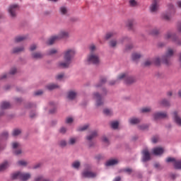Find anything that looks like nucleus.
<instances>
[{
  "label": "nucleus",
  "instance_id": "nucleus-47",
  "mask_svg": "<svg viewBox=\"0 0 181 181\" xmlns=\"http://www.w3.org/2000/svg\"><path fill=\"white\" fill-rule=\"evenodd\" d=\"M21 134V130L20 129H14L13 131V136H18V135Z\"/></svg>",
  "mask_w": 181,
  "mask_h": 181
},
{
  "label": "nucleus",
  "instance_id": "nucleus-1",
  "mask_svg": "<svg viewBox=\"0 0 181 181\" xmlns=\"http://www.w3.org/2000/svg\"><path fill=\"white\" fill-rule=\"evenodd\" d=\"M64 62H61L58 63V67L59 69H68L71 64V61L74 56H76V50L74 49H68L64 52Z\"/></svg>",
  "mask_w": 181,
  "mask_h": 181
},
{
  "label": "nucleus",
  "instance_id": "nucleus-16",
  "mask_svg": "<svg viewBox=\"0 0 181 181\" xmlns=\"http://www.w3.org/2000/svg\"><path fill=\"white\" fill-rule=\"evenodd\" d=\"M151 159V154L147 149L143 151V162H148Z\"/></svg>",
  "mask_w": 181,
  "mask_h": 181
},
{
  "label": "nucleus",
  "instance_id": "nucleus-41",
  "mask_svg": "<svg viewBox=\"0 0 181 181\" xmlns=\"http://www.w3.org/2000/svg\"><path fill=\"white\" fill-rule=\"evenodd\" d=\"M18 165L19 166H27L28 162H26L25 160H19L18 161Z\"/></svg>",
  "mask_w": 181,
  "mask_h": 181
},
{
  "label": "nucleus",
  "instance_id": "nucleus-14",
  "mask_svg": "<svg viewBox=\"0 0 181 181\" xmlns=\"http://www.w3.org/2000/svg\"><path fill=\"white\" fill-rule=\"evenodd\" d=\"M82 176L83 177H95V176H97V174L95 173H93L91 171L85 170L83 173H82Z\"/></svg>",
  "mask_w": 181,
  "mask_h": 181
},
{
  "label": "nucleus",
  "instance_id": "nucleus-24",
  "mask_svg": "<svg viewBox=\"0 0 181 181\" xmlns=\"http://www.w3.org/2000/svg\"><path fill=\"white\" fill-rule=\"evenodd\" d=\"M117 163H118V160L117 159L109 160L106 163V166H114V165H117Z\"/></svg>",
  "mask_w": 181,
  "mask_h": 181
},
{
  "label": "nucleus",
  "instance_id": "nucleus-30",
  "mask_svg": "<svg viewBox=\"0 0 181 181\" xmlns=\"http://www.w3.org/2000/svg\"><path fill=\"white\" fill-rule=\"evenodd\" d=\"M150 35H153V36H156V35H159V29L155 28H153L150 33H149Z\"/></svg>",
  "mask_w": 181,
  "mask_h": 181
},
{
  "label": "nucleus",
  "instance_id": "nucleus-49",
  "mask_svg": "<svg viewBox=\"0 0 181 181\" xmlns=\"http://www.w3.org/2000/svg\"><path fill=\"white\" fill-rule=\"evenodd\" d=\"M95 45H93V44H91L90 46H89V50L90 52V53H93V52H95Z\"/></svg>",
  "mask_w": 181,
  "mask_h": 181
},
{
  "label": "nucleus",
  "instance_id": "nucleus-38",
  "mask_svg": "<svg viewBox=\"0 0 181 181\" xmlns=\"http://www.w3.org/2000/svg\"><path fill=\"white\" fill-rule=\"evenodd\" d=\"M77 142V139L76 138H71L68 142L69 145H74Z\"/></svg>",
  "mask_w": 181,
  "mask_h": 181
},
{
  "label": "nucleus",
  "instance_id": "nucleus-11",
  "mask_svg": "<svg viewBox=\"0 0 181 181\" xmlns=\"http://www.w3.org/2000/svg\"><path fill=\"white\" fill-rule=\"evenodd\" d=\"M9 166H11V163L8 160H5L0 164V173L1 172H5Z\"/></svg>",
  "mask_w": 181,
  "mask_h": 181
},
{
  "label": "nucleus",
  "instance_id": "nucleus-56",
  "mask_svg": "<svg viewBox=\"0 0 181 181\" xmlns=\"http://www.w3.org/2000/svg\"><path fill=\"white\" fill-rule=\"evenodd\" d=\"M42 167V163H38L37 164H35V165H33V169H39V168Z\"/></svg>",
  "mask_w": 181,
  "mask_h": 181
},
{
  "label": "nucleus",
  "instance_id": "nucleus-64",
  "mask_svg": "<svg viewBox=\"0 0 181 181\" xmlns=\"http://www.w3.org/2000/svg\"><path fill=\"white\" fill-rule=\"evenodd\" d=\"M43 94L42 90H37L35 92V95H42Z\"/></svg>",
  "mask_w": 181,
  "mask_h": 181
},
{
  "label": "nucleus",
  "instance_id": "nucleus-31",
  "mask_svg": "<svg viewBox=\"0 0 181 181\" xmlns=\"http://www.w3.org/2000/svg\"><path fill=\"white\" fill-rule=\"evenodd\" d=\"M23 50H25L23 47H15L13 49V53H21V52H23Z\"/></svg>",
  "mask_w": 181,
  "mask_h": 181
},
{
  "label": "nucleus",
  "instance_id": "nucleus-39",
  "mask_svg": "<svg viewBox=\"0 0 181 181\" xmlns=\"http://www.w3.org/2000/svg\"><path fill=\"white\" fill-rule=\"evenodd\" d=\"M59 146H61L62 148H64V146H66L67 145V141H66V140H61L59 142Z\"/></svg>",
  "mask_w": 181,
  "mask_h": 181
},
{
  "label": "nucleus",
  "instance_id": "nucleus-59",
  "mask_svg": "<svg viewBox=\"0 0 181 181\" xmlns=\"http://www.w3.org/2000/svg\"><path fill=\"white\" fill-rule=\"evenodd\" d=\"M64 77V74H59L57 76V80H62Z\"/></svg>",
  "mask_w": 181,
  "mask_h": 181
},
{
  "label": "nucleus",
  "instance_id": "nucleus-36",
  "mask_svg": "<svg viewBox=\"0 0 181 181\" xmlns=\"http://www.w3.org/2000/svg\"><path fill=\"white\" fill-rule=\"evenodd\" d=\"M121 43H129V42H131V38L128 37H124L121 39L120 40Z\"/></svg>",
  "mask_w": 181,
  "mask_h": 181
},
{
  "label": "nucleus",
  "instance_id": "nucleus-25",
  "mask_svg": "<svg viewBox=\"0 0 181 181\" xmlns=\"http://www.w3.org/2000/svg\"><path fill=\"white\" fill-rule=\"evenodd\" d=\"M77 95V93L75 91H69L68 93V98L69 100H74Z\"/></svg>",
  "mask_w": 181,
  "mask_h": 181
},
{
  "label": "nucleus",
  "instance_id": "nucleus-62",
  "mask_svg": "<svg viewBox=\"0 0 181 181\" xmlns=\"http://www.w3.org/2000/svg\"><path fill=\"white\" fill-rule=\"evenodd\" d=\"M37 46H36V45H32L30 47V50L31 52H33V50H36Z\"/></svg>",
  "mask_w": 181,
  "mask_h": 181
},
{
  "label": "nucleus",
  "instance_id": "nucleus-19",
  "mask_svg": "<svg viewBox=\"0 0 181 181\" xmlns=\"http://www.w3.org/2000/svg\"><path fill=\"white\" fill-rule=\"evenodd\" d=\"M57 40H59V37L57 35H54L48 40V41L47 42V44L52 45L54 43V42H57Z\"/></svg>",
  "mask_w": 181,
  "mask_h": 181
},
{
  "label": "nucleus",
  "instance_id": "nucleus-50",
  "mask_svg": "<svg viewBox=\"0 0 181 181\" xmlns=\"http://www.w3.org/2000/svg\"><path fill=\"white\" fill-rule=\"evenodd\" d=\"M153 62L155 63V64L156 66H159V64H160V58L159 57H156Z\"/></svg>",
  "mask_w": 181,
  "mask_h": 181
},
{
  "label": "nucleus",
  "instance_id": "nucleus-52",
  "mask_svg": "<svg viewBox=\"0 0 181 181\" xmlns=\"http://www.w3.org/2000/svg\"><path fill=\"white\" fill-rule=\"evenodd\" d=\"M88 128V124H85L83 127H81L78 129V131H86Z\"/></svg>",
  "mask_w": 181,
  "mask_h": 181
},
{
  "label": "nucleus",
  "instance_id": "nucleus-12",
  "mask_svg": "<svg viewBox=\"0 0 181 181\" xmlns=\"http://www.w3.org/2000/svg\"><path fill=\"white\" fill-rule=\"evenodd\" d=\"M58 36V39L60 40V39H67L69 36H70V33L69 31L62 30L59 32Z\"/></svg>",
  "mask_w": 181,
  "mask_h": 181
},
{
  "label": "nucleus",
  "instance_id": "nucleus-63",
  "mask_svg": "<svg viewBox=\"0 0 181 181\" xmlns=\"http://www.w3.org/2000/svg\"><path fill=\"white\" fill-rule=\"evenodd\" d=\"M105 83H107V78H100V84H105Z\"/></svg>",
  "mask_w": 181,
  "mask_h": 181
},
{
  "label": "nucleus",
  "instance_id": "nucleus-28",
  "mask_svg": "<svg viewBox=\"0 0 181 181\" xmlns=\"http://www.w3.org/2000/svg\"><path fill=\"white\" fill-rule=\"evenodd\" d=\"M26 39L25 36H17L15 38L16 43H19L20 42H23Z\"/></svg>",
  "mask_w": 181,
  "mask_h": 181
},
{
  "label": "nucleus",
  "instance_id": "nucleus-54",
  "mask_svg": "<svg viewBox=\"0 0 181 181\" xmlns=\"http://www.w3.org/2000/svg\"><path fill=\"white\" fill-rule=\"evenodd\" d=\"M148 127L149 126H148V124H142L141 126H139V129L144 130V129H148Z\"/></svg>",
  "mask_w": 181,
  "mask_h": 181
},
{
  "label": "nucleus",
  "instance_id": "nucleus-15",
  "mask_svg": "<svg viewBox=\"0 0 181 181\" xmlns=\"http://www.w3.org/2000/svg\"><path fill=\"white\" fill-rule=\"evenodd\" d=\"M16 73V68H12L10 70V73L8 74H4L1 77H0V80H5V78H8V77H9V76H11V74L13 75Z\"/></svg>",
  "mask_w": 181,
  "mask_h": 181
},
{
  "label": "nucleus",
  "instance_id": "nucleus-55",
  "mask_svg": "<svg viewBox=\"0 0 181 181\" xmlns=\"http://www.w3.org/2000/svg\"><path fill=\"white\" fill-rule=\"evenodd\" d=\"M159 141V137L158 136H155L152 138V142L153 144H156Z\"/></svg>",
  "mask_w": 181,
  "mask_h": 181
},
{
  "label": "nucleus",
  "instance_id": "nucleus-18",
  "mask_svg": "<svg viewBox=\"0 0 181 181\" xmlns=\"http://www.w3.org/2000/svg\"><path fill=\"white\" fill-rule=\"evenodd\" d=\"M153 155H156V156L162 155V153H163V148L162 147L154 148L153 149Z\"/></svg>",
  "mask_w": 181,
  "mask_h": 181
},
{
  "label": "nucleus",
  "instance_id": "nucleus-2",
  "mask_svg": "<svg viewBox=\"0 0 181 181\" xmlns=\"http://www.w3.org/2000/svg\"><path fill=\"white\" fill-rule=\"evenodd\" d=\"M30 177H31V175L29 173L17 172L11 175V179H13V180L19 179L20 180H22V181H26V180H29Z\"/></svg>",
  "mask_w": 181,
  "mask_h": 181
},
{
  "label": "nucleus",
  "instance_id": "nucleus-5",
  "mask_svg": "<svg viewBox=\"0 0 181 181\" xmlns=\"http://www.w3.org/2000/svg\"><path fill=\"white\" fill-rule=\"evenodd\" d=\"M173 53H175L173 49H172L171 48L168 49L165 55H164L162 58V61L164 64H166L167 66L170 64V58L172 57V56H173Z\"/></svg>",
  "mask_w": 181,
  "mask_h": 181
},
{
  "label": "nucleus",
  "instance_id": "nucleus-57",
  "mask_svg": "<svg viewBox=\"0 0 181 181\" xmlns=\"http://www.w3.org/2000/svg\"><path fill=\"white\" fill-rule=\"evenodd\" d=\"M74 119L72 117H67L66 119V124H71L73 122Z\"/></svg>",
  "mask_w": 181,
  "mask_h": 181
},
{
  "label": "nucleus",
  "instance_id": "nucleus-48",
  "mask_svg": "<svg viewBox=\"0 0 181 181\" xmlns=\"http://www.w3.org/2000/svg\"><path fill=\"white\" fill-rule=\"evenodd\" d=\"M153 62L152 60L151 59H147L144 63V65L146 66V67H148V66H151V64H152Z\"/></svg>",
  "mask_w": 181,
  "mask_h": 181
},
{
  "label": "nucleus",
  "instance_id": "nucleus-61",
  "mask_svg": "<svg viewBox=\"0 0 181 181\" xmlns=\"http://www.w3.org/2000/svg\"><path fill=\"white\" fill-rule=\"evenodd\" d=\"M67 131V129H66V127H62L59 129V132L60 134H66V132Z\"/></svg>",
  "mask_w": 181,
  "mask_h": 181
},
{
  "label": "nucleus",
  "instance_id": "nucleus-34",
  "mask_svg": "<svg viewBox=\"0 0 181 181\" xmlns=\"http://www.w3.org/2000/svg\"><path fill=\"white\" fill-rule=\"evenodd\" d=\"M162 19H164V21H170V16H169L168 13H163L161 15Z\"/></svg>",
  "mask_w": 181,
  "mask_h": 181
},
{
  "label": "nucleus",
  "instance_id": "nucleus-21",
  "mask_svg": "<svg viewBox=\"0 0 181 181\" xmlns=\"http://www.w3.org/2000/svg\"><path fill=\"white\" fill-rule=\"evenodd\" d=\"M47 90L52 91V90H56V88H60V86L57 84L50 83L47 86Z\"/></svg>",
  "mask_w": 181,
  "mask_h": 181
},
{
  "label": "nucleus",
  "instance_id": "nucleus-44",
  "mask_svg": "<svg viewBox=\"0 0 181 181\" xmlns=\"http://www.w3.org/2000/svg\"><path fill=\"white\" fill-rule=\"evenodd\" d=\"M127 26L129 29H132V27L134 26V21L130 20L127 21Z\"/></svg>",
  "mask_w": 181,
  "mask_h": 181
},
{
  "label": "nucleus",
  "instance_id": "nucleus-9",
  "mask_svg": "<svg viewBox=\"0 0 181 181\" xmlns=\"http://www.w3.org/2000/svg\"><path fill=\"white\" fill-rule=\"evenodd\" d=\"M94 100H96V107H101L103 104H104V101H103V98L100 93H96L93 94Z\"/></svg>",
  "mask_w": 181,
  "mask_h": 181
},
{
  "label": "nucleus",
  "instance_id": "nucleus-3",
  "mask_svg": "<svg viewBox=\"0 0 181 181\" xmlns=\"http://www.w3.org/2000/svg\"><path fill=\"white\" fill-rule=\"evenodd\" d=\"M86 63L88 64H100V57L94 53H90L87 57Z\"/></svg>",
  "mask_w": 181,
  "mask_h": 181
},
{
  "label": "nucleus",
  "instance_id": "nucleus-29",
  "mask_svg": "<svg viewBox=\"0 0 181 181\" xmlns=\"http://www.w3.org/2000/svg\"><path fill=\"white\" fill-rule=\"evenodd\" d=\"M160 105H163V107H169V105H170V103L166 99H163L160 102Z\"/></svg>",
  "mask_w": 181,
  "mask_h": 181
},
{
  "label": "nucleus",
  "instance_id": "nucleus-43",
  "mask_svg": "<svg viewBox=\"0 0 181 181\" xmlns=\"http://www.w3.org/2000/svg\"><path fill=\"white\" fill-rule=\"evenodd\" d=\"M72 167L74 168V169H78L80 168V163L79 161H75L72 163Z\"/></svg>",
  "mask_w": 181,
  "mask_h": 181
},
{
  "label": "nucleus",
  "instance_id": "nucleus-33",
  "mask_svg": "<svg viewBox=\"0 0 181 181\" xmlns=\"http://www.w3.org/2000/svg\"><path fill=\"white\" fill-rule=\"evenodd\" d=\"M103 113L105 114V115H107V117H110V116L112 115V110H111L110 109H105L103 110Z\"/></svg>",
  "mask_w": 181,
  "mask_h": 181
},
{
  "label": "nucleus",
  "instance_id": "nucleus-27",
  "mask_svg": "<svg viewBox=\"0 0 181 181\" xmlns=\"http://www.w3.org/2000/svg\"><path fill=\"white\" fill-rule=\"evenodd\" d=\"M11 107V103L9 102H3L1 105V110H6V108H9Z\"/></svg>",
  "mask_w": 181,
  "mask_h": 181
},
{
  "label": "nucleus",
  "instance_id": "nucleus-7",
  "mask_svg": "<svg viewBox=\"0 0 181 181\" xmlns=\"http://www.w3.org/2000/svg\"><path fill=\"white\" fill-rule=\"evenodd\" d=\"M8 13H10V16L11 18H16V12L19 11V5L18 4H11L8 7Z\"/></svg>",
  "mask_w": 181,
  "mask_h": 181
},
{
  "label": "nucleus",
  "instance_id": "nucleus-17",
  "mask_svg": "<svg viewBox=\"0 0 181 181\" xmlns=\"http://www.w3.org/2000/svg\"><path fill=\"white\" fill-rule=\"evenodd\" d=\"M173 115L175 122L181 127V117L177 115V112H174Z\"/></svg>",
  "mask_w": 181,
  "mask_h": 181
},
{
  "label": "nucleus",
  "instance_id": "nucleus-60",
  "mask_svg": "<svg viewBox=\"0 0 181 181\" xmlns=\"http://www.w3.org/2000/svg\"><path fill=\"white\" fill-rule=\"evenodd\" d=\"M123 172H126L127 173H129V175H131V173L132 172V169L125 168L123 170Z\"/></svg>",
  "mask_w": 181,
  "mask_h": 181
},
{
  "label": "nucleus",
  "instance_id": "nucleus-4",
  "mask_svg": "<svg viewBox=\"0 0 181 181\" xmlns=\"http://www.w3.org/2000/svg\"><path fill=\"white\" fill-rule=\"evenodd\" d=\"M118 80H124L126 84H132L135 83L136 80L134 76H129L127 74H121L117 76V81Z\"/></svg>",
  "mask_w": 181,
  "mask_h": 181
},
{
  "label": "nucleus",
  "instance_id": "nucleus-10",
  "mask_svg": "<svg viewBox=\"0 0 181 181\" xmlns=\"http://www.w3.org/2000/svg\"><path fill=\"white\" fill-rule=\"evenodd\" d=\"M158 9H159V4H158V0H153V3L150 6V11L152 13H155V12H158Z\"/></svg>",
  "mask_w": 181,
  "mask_h": 181
},
{
  "label": "nucleus",
  "instance_id": "nucleus-23",
  "mask_svg": "<svg viewBox=\"0 0 181 181\" xmlns=\"http://www.w3.org/2000/svg\"><path fill=\"white\" fill-rule=\"evenodd\" d=\"M129 121L130 124H132V125H135V124H139V122H141V119H138L136 117L130 118Z\"/></svg>",
  "mask_w": 181,
  "mask_h": 181
},
{
  "label": "nucleus",
  "instance_id": "nucleus-45",
  "mask_svg": "<svg viewBox=\"0 0 181 181\" xmlns=\"http://www.w3.org/2000/svg\"><path fill=\"white\" fill-rule=\"evenodd\" d=\"M114 35H115V33H108L105 35V39L107 40H108V39H111V37H114Z\"/></svg>",
  "mask_w": 181,
  "mask_h": 181
},
{
  "label": "nucleus",
  "instance_id": "nucleus-32",
  "mask_svg": "<svg viewBox=\"0 0 181 181\" xmlns=\"http://www.w3.org/2000/svg\"><path fill=\"white\" fill-rule=\"evenodd\" d=\"M118 42H117V40H112L109 42V46L110 47H117V45Z\"/></svg>",
  "mask_w": 181,
  "mask_h": 181
},
{
  "label": "nucleus",
  "instance_id": "nucleus-35",
  "mask_svg": "<svg viewBox=\"0 0 181 181\" xmlns=\"http://www.w3.org/2000/svg\"><path fill=\"white\" fill-rule=\"evenodd\" d=\"M35 181H49V180L47 179H45L43 177V176L42 175H40V176H37L36 177L35 179H34Z\"/></svg>",
  "mask_w": 181,
  "mask_h": 181
},
{
  "label": "nucleus",
  "instance_id": "nucleus-42",
  "mask_svg": "<svg viewBox=\"0 0 181 181\" xmlns=\"http://www.w3.org/2000/svg\"><path fill=\"white\" fill-rule=\"evenodd\" d=\"M56 53H57V49H52L47 52L49 56H51V54H56Z\"/></svg>",
  "mask_w": 181,
  "mask_h": 181
},
{
  "label": "nucleus",
  "instance_id": "nucleus-20",
  "mask_svg": "<svg viewBox=\"0 0 181 181\" xmlns=\"http://www.w3.org/2000/svg\"><path fill=\"white\" fill-rule=\"evenodd\" d=\"M98 136V132L93 131L91 132L90 135H89L86 137V139L88 141H91V139H94V138H96V136Z\"/></svg>",
  "mask_w": 181,
  "mask_h": 181
},
{
  "label": "nucleus",
  "instance_id": "nucleus-37",
  "mask_svg": "<svg viewBox=\"0 0 181 181\" xmlns=\"http://www.w3.org/2000/svg\"><path fill=\"white\" fill-rule=\"evenodd\" d=\"M119 123L118 122H111V127L113 129H117L118 128Z\"/></svg>",
  "mask_w": 181,
  "mask_h": 181
},
{
  "label": "nucleus",
  "instance_id": "nucleus-51",
  "mask_svg": "<svg viewBox=\"0 0 181 181\" xmlns=\"http://www.w3.org/2000/svg\"><path fill=\"white\" fill-rule=\"evenodd\" d=\"M151 107H143L141 109V112H150Z\"/></svg>",
  "mask_w": 181,
  "mask_h": 181
},
{
  "label": "nucleus",
  "instance_id": "nucleus-53",
  "mask_svg": "<svg viewBox=\"0 0 181 181\" xmlns=\"http://www.w3.org/2000/svg\"><path fill=\"white\" fill-rule=\"evenodd\" d=\"M129 4L130 6H136V5H137L136 1H135V0H129Z\"/></svg>",
  "mask_w": 181,
  "mask_h": 181
},
{
  "label": "nucleus",
  "instance_id": "nucleus-26",
  "mask_svg": "<svg viewBox=\"0 0 181 181\" xmlns=\"http://www.w3.org/2000/svg\"><path fill=\"white\" fill-rule=\"evenodd\" d=\"M32 57L33 59H42L43 57V55L40 52H35L32 54Z\"/></svg>",
  "mask_w": 181,
  "mask_h": 181
},
{
  "label": "nucleus",
  "instance_id": "nucleus-22",
  "mask_svg": "<svg viewBox=\"0 0 181 181\" xmlns=\"http://www.w3.org/2000/svg\"><path fill=\"white\" fill-rule=\"evenodd\" d=\"M142 57V55L140 53L134 52L132 55V59L134 61L139 60Z\"/></svg>",
  "mask_w": 181,
  "mask_h": 181
},
{
  "label": "nucleus",
  "instance_id": "nucleus-13",
  "mask_svg": "<svg viewBox=\"0 0 181 181\" xmlns=\"http://www.w3.org/2000/svg\"><path fill=\"white\" fill-rule=\"evenodd\" d=\"M166 117H168L166 112H158L153 114L154 119H162L166 118Z\"/></svg>",
  "mask_w": 181,
  "mask_h": 181
},
{
  "label": "nucleus",
  "instance_id": "nucleus-40",
  "mask_svg": "<svg viewBox=\"0 0 181 181\" xmlns=\"http://www.w3.org/2000/svg\"><path fill=\"white\" fill-rule=\"evenodd\" d=\"M12 148H13V149H17V148H21V144H19L18 142H13Z\"/></svg>",
  "mask_w": 181,
  "mask_h": 181
},
{
  "label": "nucleus",
  "instance_id": "nucleus-8",
  "mask_svg": "<svg viewBox=\"0 0 181 181\" xmlns=\"http://www.w3.org/2000/svg\"><path fill=\"white\" fill-rule=\"evenodd\" d=\"M166 162L168 163L173 162L175 169H181V160H176L174 158L168 157Z\"/></svg>",
  "mask_w": 181,
  "mask_h": 181
},
{
  "label": "nucleus",
  "instance_id": "nucleus-6",
  "mask_svg": "<svg viewBox=\"0 0 181 181\" xmlns=\"http://www.w3.org/2000/svg\"><path fill=\"white\" fill-rule=\"evenodd\" d=\"M164 38L165 40H171L172 42H175L177 45H181V40L177 39L175 33L168 32L165 35Z\"/></svg>",
  "mask_w": 181,
  "mask_h": 181
},
{
  "label": "nucleus",
  "instance_id": "nucleus-58",
  "mask_svg": "<svg viewBox=\"0 0 181 181\" xmlns=\"http://www.w3.org/2000/svg\"><path fill=\"white\" fill-rule=\"evenodd\" d=\"M8 132H4L1 134V137L3 139H6V138H8Z\"/></svg>",
  "mask_w": 181,
  "mask_h": 181
},
{
  "label": "nucleus",
  "instance_id": "nucleus-46",
  "mask_svg": "<svg viewBox=\"0 0 181 181\" xmlns=\"http://www.w3.org/2000/svg\"><path fill=\"white\" fill-rule=\"evenodd\" d=\"M60 12L62 15H66L67 13V8L64 6L61 7Z\"/></svg>",
  "mask_w": 181,
  "mask_h": 181
}]
</instances>
